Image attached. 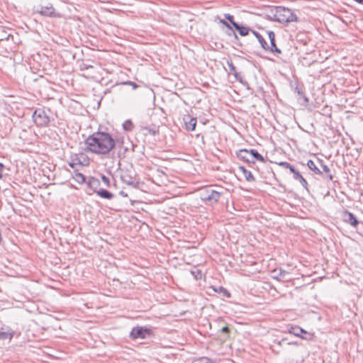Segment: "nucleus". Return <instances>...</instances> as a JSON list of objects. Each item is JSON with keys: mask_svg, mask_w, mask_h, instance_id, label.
<instances>
[{"mask_svg": "<svg viewBox=\"0 0 363 363\" xmlns=\"http://www.w3.org/2000/svg\"><path fill=\"white\" fill-rule=\"evenodd\" d=\"M84 150L96 155H107L116 145L115 140L108 133L98 131L84 141Z\"/></svg>", "mask_w": 363, "mask_h": 363, "instance_id": "nucleus-1", "label": "nucleus"}, {"mask_svg": "<svg viewBox=\"0 0 363 363\" xmlns=\"http://www.w3.org/2000/svg\"><path fill=\"white\" fill-rule=\"evenodd\" d=\"M274 18L282 23L298 21L297 16L291 9L284 6L275 8Z\"/></svg>", "mask_w": 363, "mask_h": 363, "instance_id": "nucleus-2", "label": "nucleus"}, {"mask_svg": "<svg viewBox=\"0 0 363 363\" xmlns=\"http://www.w3.org/2000/svg\"><path fill=\"white\" fill-rule=\"evenodd\" d=\"M223 193L212 186H206L200 190L199 196L203 201L213 205L217 203Z\"/></svg>", "mask_w": 363, "mask_h": 363, "instance_id": "nucleus-3", "label": "nucleus"}, {"mask_svg": "<svg viewBox=\"0 0 363 363\" xmlns=\"http://www.w3.org/2000/svg\"><path fill=\"white\" fill-rule=\"evenodd\" d=\"M35 124L38 127H46L50 123V118L42 108H37L32 115Z\"/></svg>", "mask_w": 363, "mask_h": 363, "instance_id": "nucleus-4", "label": "nucleus"}, {"mask_svg": "<svg viewBox=\"0 0 363 363\" xmlns=\"http://www.w3.org/2000/svg\"><path fill=\"white\" fill-rule=\"evenodd\" d=\"M150 334V330L149 328L143 326H136L130 331V337L133 340L138 338L144 339Z\"/></svg>", "mask_w": 363, "mask_h": 363, "instance_id": "nucleus-5", "label": "nucleus"}, {"mask_svg": "<svg viewBox=\"0 0 363 363\" xmlns=\"http://www.w3.org/2000/svg\"><path fill=\"white\" fill-rule=\"evenodd\" d=\"M289 333L301 337L303 340H311L313 335L298 325H291L289 328Z\"/></svg>", "mask_w": 363, "mask_h": 363, "instance_id": "nucleus-6", "label": "nucleus"}, {"mask_svg": "<svg viewBox=\"0 0 363 363\" xmlns=\"http://www.w3.org/2000/svg\"><path fill=\"white\" fill-rule=\"evenodd\" d=\"M121 179L123 183L128 186L134 188H138L139 186V182L135 181L134 177L129 172H123L121 176Z\"/></svg>", "mask_w": 363, "mask_h": 363, "instance_id": "nucleus-7", "label": "nucleus"}, {"mask_svg": "<svg viewBox=\"0 0 363 363\" xmlns=\"http://www.w3.org/2000/svg\"><path fill=\"white\" fill-rule=\"evenodd\" d=\"M269 40L270 41V46L269 45L268 51L271 52H274L277 54H281V50L277 47L276 43H275V34L272 30H268L267 31Z\"/></svg>", "mask_w": 363, "mask_h": 363, "instance_id": "nucleus-8", "label": "nucleus"}, {"mask_svg": "<svg viewBox=\"0 0 363 363\" xmlns=\"http://www.w3.org/2000/svg\"><path fill=\"white\" fill-rule=\"evenodd\" d=\"M36 11L39 12L42 16H56L55 13V9L50 3H48L45 6H41L40 9H36Z\"/></svg>", "mask_w": 363, "mask_h": 363, "instance_id": "nucleus-9", "label": "nucleus"}, {"mask_svg": "<svg viewBox=\"0 0 363 363\" xmlns=\"http://www.w3.org/2000/svg\"><path fill=\"white\" fill-rule=\"evenodd\" d=\"M186 129L189 131H193L195 130L197 120L196 118L191 117L190 115H184L183 118Z\"/></svg>", "mask_w": 363, "mask_h": 363, "instance_id": "nucleus-10", "label": "nucleus"}, {"mask_svg": "<svg viewBox=\"0 0 363 363\" xmlns=\"http://www.w3.org/2000/svg\"><path fill=\"white\" fill-rule=\"evenodd\" d=\"M343 220L349 223L352 227H357L359 224V220L356 216L351 212L345 211L343 213Z\"/></svg>", "mask_w": 363, "mask_h": 363, "instance_id": "nucleus-11", "label": "nucleus"}, {"mask_svg": "<svg viewBox=\"0 0 363 363\" xmlns=\"http://www.w3.org/2000/svg\"><path fill=\"white\" fill-rule=\"evenodd\" d=\"M233 28L235 29L241 36H246L249 34L250 31L252 32L249 27L244 26L242 24L233 23Z\"/></svg>", "mask_w": 363, "mask_h": 363, "instance_id": "nucleus-12", "label": "nucleus"}, {"mask_svg": "<svg viewBox=\"0 0 363 363\" xmlns=\"http://www.w3.org/2000/svg\"><path fill=\"white\" fill-rule=\"evenodd\" d=\"M237 156L239 159L243 160L244 162L255 163V161L250 160V154L249 150L246 149L239 150L237 152Z\"/></svg>", "mask_w": 363, "mask_h": 363, "instance_id": "nucleus-13", "label": "nucleus"}, {"mask_svg": "<svg viewBox=\"0 0 363 363\" xmlns=\"http://www.w3.org/2000/svg\"><path fill=\"white\" fill-rule=\"evenodd\" d=\"M87 186L90 189L93 190L94 192L96 193L99 189L100 182L98 179L91 177L87 182Z\"/></svg>", "mask_w": 363, "mask_h": 363, "instance_id": "nucleus-14", "label": "nucleus"}, {"mask_svg": "<svg viewBox=\"0 0 363 363\" xmlns=\"http://www.w3.org/2000/svg\"><path fill=\"white\" fill-rule=\"evenodd\" d=\"M316 162L318 164H320V167L322 168V174L323 172L325 173V177L330 181L333 179V175L331 173L330 169L326 165L323 163V160L320 159H317Z\"/></svg>", "mask_w": 363, "mask_h": 363, "instance_id": "nucleus-15", "label": "nucleus"}, {"mask_svg": "<svg viewBox=\"0 0 363 363\" xmlns=\"http://www.w3.org/2000/svg\"><path fill=\"white\" fill-rule=\"evenodd\" d=\"M99 196L103 199L111 200L114 197L113 194L105 189H99L96 193Z\"/></svg>", "mask_w": 363, "mask_h": 363, "instance_id": "nucleus-16", "label": "nucleus"}, {"mask_svg": "<svg viewBox=\"0 0 363 363\" xmlns=\"http://www.w3.org/2000/svg\"><path fill=\"white\" fill-rule=\"evenodd\" d=\"M308 167L316 174L322 175V171L318 167V162H315L312 160H309L307 162Z\"/></svg>", "mask_w": 363, "mask_h": 363, "instance_id": "nucleus-17", "label": "nucleus"}, {"mask_svg": "<svg viewBox=\"0 0 363 363\" xmlns=\"http://www.w3.org/2000/svg\"><path fill=\"white\" fill-rule=\"evenodd\" d=\"M252 33H253V35L256 37V38L258 40L259 43H260L261 45V47L264 49V50H268L269 49V45L267 44V43L265 41V40L264 39V38L262 36V35L255 31V30H252Z\"/></svg>", "mask_w": 363, "mask_h": 363, "instance_id": "nucleus-18", "label": "nucleus"}, {"mask_svg": "<svg viewBox=\"0 0 363 363\" xmlns=\"http://www.w3.org/2000/svg\"><path fill=\"white\" fill-rule=\"evenodd\" d=\"M249 152L250 154V160H256L257 161H260V162H264V157L259 154L257 150H254V149H251L249 150Z\"/></svg>", "mask_w": 363, "mask_h": 363, "instance_id": "nucleus-19", "label": "nucleus"}, {"mask_svg": "<svg viewBox=\"0 0 363 363\" xmlns=\"http://www.w3.org/2000/svg\"><path fill=\"white\" fill-rule=\"evenodd\" d=\"M239 169L242 171V172L243 173V175L245 178V179L247 181V182H254L255 180L254 176L252 175V172L249 170H247V169H245V167L241 166L239 167Z\"/></svg>", "mask_w": 363, "mask_h": 363, "instance_id": "nucleus-20", "label": "nucleus"}, {"mask_svg": "<svg viewBox=\"0 0 363 363\" xmlns=\"http://www.w3.org/2000/svg\"><path fill=\"white\" fill-rule=\"evenodd\" d=\"M227 65L229 67L230 71L233 74L236 79H239V74L236 72V67L233 65L231 60L227 61Z\"/></svg>", "mask_w": 363, "mask_h": 363, "instance_id": "nucleus-21", "label": "nucleus"}, {"mask_svg": "<svg viewBox=\"0 0 363 363\" xmlns=\"http://www.w3.org/2000/svg\"><path fill=\"white\" fill-rule=\"evenodd\" d=\"M73 179L79 184H83L86 181L85 176L79 172H76V174L73 177Z\"/></svg>", "mask_w": 363, "mask_h": 363, "instance_id": "nucleus-22", "label": "nucleus"}, {"mask_svg": "<svg viewBox=\"0 0 363 363\" xmlns=\"http://www.w3.org/2000/svg\"><path fill=\"white\" fill-rule=\"evenodd\" d=\"M123 128L126 131H131L134 128V125L131 120L128 119L123 123Z\"/></svg>", "mask_w": 363, "mask_h": 363, "instance_id": "nucleus-23", "label": "nucleus"}, {"mask_svg": "<svg viewBox=\"0 0 363 363\" xmlns=\"http://www.w3.org/2000/svg\"><path fill=\"white\" fill-rule=\"evenodd\" d=\"M213 290L220 294H223L225 297L229 298L230 296V292L223 286H219L218 289L214 288Z\"/></svg>", "mask_w": 363, "mask_h": 363, "instance_id": "nucleus-24", "label": "nucleus"}, {"mask_svg": "<svg viewBox=\"0 0 363 363\" xmlns=\"http://www.w3.org/2000/svg\"><path fill=\"white\" fill-rule=\"evenodd\" d=\"M191 363H213V362L211 359L204 357L194 359Z\"/></svg>", "mask_w": 363, "mask_h": 363, "instance_id": "nucleus-25", "label": "nucleus"}, {"mask_svg": "<svg viewBox=\"0 0 363 363\" xmlns=\"http://www.w3.org/2000/svg\"><path fill=\"white\" fill-rule=\"evenodd\" d=\"M76 160H77V162H75L74 160H72V162H69V166L74 169L75 171H77V169L76 168L77 165H82V162L80 161V160L76 157Z\"/></svg>", "mask_w": 363, "mask_h": 363, "instance_id": "nucleus-26", "label": "nucleus"}, {"mask_svg": "<svg viewBox=\"0 0 363 363\" xmlns=\"http://www.w3.org/2000/svg\"><path fill=\"white\" fill-rule=\"evenodd\" d=\"M286 274H289V272L284 270V269H279L278 270V274L275 277L276 279H284L286 278Z\"/></svg>", "mask_w": 363, "mask_h": 363, "instance_id": "nucleus-27", "label": "nucleus"}, {"mask_svg": "<svg viewBox=\"0 0 363 363\" xmlns=\"http://www.w3.org/2000/svg\"><path fill=\"white\" fill-rule=\"evenodd\" d=\"M225 18L228 21V23L233 26V23H238L234 21V16L230 13L224 14Z\"/></svg>", "mask_w": 363, "mask_h": 363, "instance_id": "nucleus-28", "label": "nucleus"}, {"mask_svg": "<svg viewBox=\"0 0 363 363\" xmlns=\"http://www.w3.org/2000/svg\"><path fill=\"white\" fill-rule=\"evenodd\" d=\"M290 172L294 174V179H296L297 178H300L299 177L301 175V173L295 169L294 166L289 169Z\"/></svg>", "mask_w": 363, "mask_h": 363, "instance_id": "nucleus-29", "label": "nucleus"}, {"mask_svg": "<svg viewBox=\"0 0 363 363\" xmlns=\"http://www.w3.org/2000/svg\"><path fill=\"white\" fill-rule=\"evenodd\" d=\"M220 332L225 335V337H224V340H225V339H226L227 337H228V334L230 333V328L227 325L223 326L221 328Z\"/></svg>", "mask_w": 363, "mask_h": 363, "instance_id": "nucleus-30", "label": "nucleus"}, {"mask_svg": "<svg viewBox=\"0 0 363 363\" xmlns=\"http://www.w3.org/2000/svg\"><path fill=\"white\" fill-rule=\"evenodd\" d=\"M300 178H297L296 180H298L299 181V182L301 183V184L305 188V189H307V186H308V182L303 177L302 175H301L299 177Z\"/></svg>", "mask_w": 363, "mask_h": 363, "instance_id": "nucleus-31", "label": "nucleus"}, {"mask_svg": "<svg viewBox=\"0 0 363 363\" xmlns=\"http://www.w3.org/2000/svg\"><path fill=\"white\" fill-rule=\"evenodd\" d=\"M101 180L103 182V183L107 186V187H110L111 186V183H110V179L108 177L105 176V175H101Z\"/></svg>", "mask_w": 363, "mask_h": 363, "instance_id": "nucleus-32", "label": "nucleus"}, {"mask_svg": "<svg viewBox=\"0 0 363 363\" xmlns=\"http://www.w3.org/2000/svg\"><path fill=\"white\" fill-rule=\"evenodd\" d=\"M191 274L194 276L196 279H200L202 277V273L201 270L197 269L196 272L192 271Z\"/></svg>", "mask_w": 363, "mask_h": 363, "instance_id": "nucleus-33", "label": "nucleus"}, {"mask_svg": "<svg viewBox=\"0 0 363 363\" xmlns=\"http://www.w3.org/2000/svg\"><path fill=\"white\" fill-rule=\"evenodd\" d=\"M9 336V339L12 338V335H9L7 333L5 332H0V340H5L7 339Z\"/></svg>", "mask_w": 363, "mask_h": 363, "instance_id": "nucleus-34", "label": "nucleus"}, {"mask_svg": "<svg viewBox=\"0 0 363 363\" xmlns=\"http://www.w3.org/2000/svg\"><path fill=\"white\" fill-rule=\"evenodd\" d=\"M279 165L285 168V169H290L293 165H291L290 163L287 162H281L279 163Z\"/></svg>", "mask_w": 363, "mask_h": 363, "instance_id": "nucleus-35", "label": "nucleus"}, {"mask_svg": "<svg viewBox=\"0 0 363 363\" xmlns=\"http://www.w3.org/2000/svg\"><path fill=\"white\" fill-rule=\"evenodd\" d=\"M233 28H233L231 26L227 28L226 34L228 36L233 37V35H235V33H236Z\"/></svg>", "mask_w": 363, "mask_h": 363, "instance_id": "nucleus-36", "label": "nucleus"}, {"mask_svg": "<svg viewBox=\"0 0 363 363\" xmlns=\"http://www.w3.org/2000/svg\"><path fill=\"white\" fill-rule=\"evenodd\" d=\"M123 84L131 86L133 89H135L138 87V85L136 83L131 82V81L125 82H123Z\"/></svg>", "mask_w": 363, "mask_h": 363, "instance_id": "nucleus-37", "label": "nucleus"}, {"mask_svg": "<svg viewBox=\"0 0 363 363\" xmlns=\"http://www.w3.org/2000/svg\"><path fill=\"white\" fill-rule=\"evenodd\" d=\"M144 129L147 130L148 133L152 135H155L159 133V131L155 129H152V128H145Z\"/></svg>", "mask_w": 363, "mask_h": 363, "instance_id": "nucleus-38", "label": "nucleus"}, {"mask_svg": "<svg viewBox=\"0 0 363 363\" xmlns=\"http://www.w3.org/2000/svg\"><path fill=\"white\" fill-rule=\"evenodd\" d=\"M6 167L1 162H0V179L3 178V172L5 170Z\"/></svg>", "mask_w": 363, "mask_h": 363, "instance_id": "nucleus-39", "label": "nucleus"}, {"mask_svg": "<svg viewBox=\"0 0 363 363\" xmlns=\"http://www.w3.org/2000/svg\"><path fill=\"white\" fill-rule=\"evenodd\" d=\"M220 23L225 26L227 28L230 26V24L224 19H220Z\"/></svg>", "mask_w": 363, "mask_h": 363, "instance_id": "nucleus-40", "label": "nucleus"}, {"mask_svg": "<svg viewBox=\"0 0 363 363\" xmlns=\"http://www.w3.org/2000/svg\"><path fill=\"white\" fill-rule=\"evenodd\" d=\"M232 38H233V39H234L233 42H235V43H237L239 40V38L236 33H235V35H233Z\"/></svg>", "mask_w": 363, "mask_h": 363, "instance_id": "nucleus-41", "label": "nucleus"}, {"mask_svg": "<svg viewBox=\"0 0 363 363\" xmlns=\"http://www.w3.org/2000/svg\"><path fill=\"white\" fill-rule=\"evenodd\" d=\"M119 194H120L121 196H123V197H127V196H128V194H127L125 192H124L123 191H121L119 192Z\"/></svg>", "mask_w": 363, "mask_h": 363, "instance_id": "nucleus-42", "label": "nucleus"}, {"mask_svg": "<svg viewBox=\"0 0 363 363\" xmlns=\"http://www.w3.org/2000/svg\"><path fill=\"white\" fill-rule=\"evenodd\" d=\"M296 89L297 93H298V95H300V96H303V92L301 90H300L298 87H296Z\"/></svg>", "mask_w": 363, "mask_h": 363, "instance_id": "nucleus-43", "label": "nucleus"}, {"mask_svg": "<svg viewBox=\"0 0 363 363\" xmlns=\"http://www.w3.org/2000/svg\"><path fill=\"white\" fill-rule=\"evenodd\" d=\"M303 96V99L304 100V102L306 103H308V99L307 96H306L304 94L302 96Z\"/></svg>", "mask_w": 363, "mask_h": 363, "instance_id": "nucleus-44", "label": "nucleus"}, {"mask_svg": "<svg viewBox=\"0 0 363 363\" xmlns=\"http://www.w3.org/2000/svg\"><path fill=\"white\" fill-rule=\"evenodd\" d=\"M288 345H298L297 342H289L287 343Z\"/></svg>", "mask_w": 363, "mask_h": 363, "instance_id": "nucleus-45", "label": "nucleus"}, {"mask_svg": "<svg viewBox=\"0 0 363 363\" xmlns=\"http://www.w3.org/2000/svg\"><path fill=\"white\" fill-rule=\"evenodd\" d=\"M285 340H286V339H282V340H281V341H280V342H279V345H281L282 342H284V341H285Z\"/></svg>", "mask_w": 363, "mask_h": 363, "instance_id": "nucleus-46", "label": "nucleus"}, {"mask_svg": "<svg viewBox=\"0 0 363 363\" xmlns=\"http://www.w3.org/2000/svg\"><path fill=\"white\" fill-rule=\"evenodd\" d=\"M75 162H77V160H76V157L74 159H72Z\"/></svg>", "mask_w": 363, "mask_h": 363, "instance_id": "nucleus-47", "label": "nucleus"}, {"mask_svg": "<svg viewBox=\"0 0 363 363\" xmlns=\"http://www.w3.org/2000/svg\"><path fill=\"white\" fill-rule=\"evenodd\" d=\"M357 2L363 4V1H357Z\"/></svg>", "mask_w": 363, "mask_h": 363, "instance_id": "nucleus-48", "label": "nucleus"}]
</instances>
